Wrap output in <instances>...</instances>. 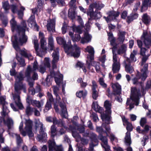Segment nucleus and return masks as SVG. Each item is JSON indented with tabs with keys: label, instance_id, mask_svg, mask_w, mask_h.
I'll return each mask as SVG.
<instances>
[{
	"label": "nucleus",
	"instance_id": "473e14b6",
	"mask_svg": "<svg viewBox=\"0 0 151 151\" xmlns=\"http://www.w3.org/2000/svg\"><path fill=\"white\" fill-rule=\"evenodd\" d=\"M28 25L30 27H38L36 22L35 20V16L32 15L28 20Z\"/></svg>",
	"mask_w": 151,
	"mask_h": 151
},
{
	"label": "nucleus",
	"instance_id": "423d86ee",
	"mask_svg": "<svg viewBox=\"0 0 151 151\" xmlns=\"http://www.w3.org/2000/svg\"><path fill=\"white\" fill-rule=\"evenodd\" d=\"M130 99H128L126 102V106L131 110L134 107V103L136 106L139 104V97L141 96L139 90L135 87L132 88L131 90Z\"/></svg>",
	"mask_w": 151,
	"mask_h": 151
},
{
	"label": "nucleus",
	"instance_id": "3c124183",
	"mask_svg": "<svg viewBox=\"0 0 151 151\" xmlns=\"http://www.w3.org/2000/svg\"><path fill=\"white\" fill-rule=\"evenodd\" d=\"M16 58L18 61L19 63V64L22 66H23L25 65L24 60L21 57H19L18 56L17 53H16Z\"/></svg>",
	"mask_w": 151,
	"mask_h": 151
},
{
	"label": "nucleus",
	"instance_id": "bf43d9fd",
	"mask_svg": "<svg viewBox=\"0 0 151 151\" xmlns=\"http://www.w3.org/2000/svg\"><path fill=\"white\" fill-rule=\"evenodd\" d=\"M72 131V134L73 136L76 139V141H77V139H81V136L76 132H74L73 129H71Z\"/></svg>",
	"mask_w": 151,
	"mask_h": 151
},
{
	"label": "nucleus",
	"instance_id": "c9c22d12",
	"mask_svg": "<svg viewBox=\"0 0 151 151\" xmlns=\"http://www.w3.org/2000/svg\"><path fill=\"white\" fill-rule=\"evenodd\" d=\"M92 107L96 112H98L101 114L103 112L102 108L98 105L96 102H93Z\"/></svg>",
	"mask_w": 151,
	"mask_h": 151
},
{
	"label": "nucleus",
	"instance_id": "412c9836",
	"mask_svg": "<svg viewBox=\"0 0 151 151\" xmlns=\"http://www.w3.org/2000/svg\"><path fill=\"white\" fill-rule=\"evenodd\" d=\"M124 142L125 145L128 147L127 148V151H132V148L129 145L131 144V141L130 137V133L129 132H127L126 134L125 137Z\"/></svg>",
	"mask_w": 151,
	"mask_h": 151
},
{
	"label": "nucleus",
	"instance_id": "20e7f679",
	"mask_svg": "<svg viewBox=\"0 0 151 151\" xmlns=\"http://www.w3.org/2000/svg\"><path fill=\"white\" fill-rule=\"evenodd\" d=\"M140 54L143 57L142 59L141 64V75L137 73L136 77L133 80V83L134 84H137L139 83H141L144 81L147 77V71L148 64L146 63V60L149 55H145V52L146 49L145 48H141Z\"/></svg>",
	"mask_w": 151,
	"mask_h": 151
},
{
	"label": "nucleus",
	"instance_id": "f3484780",
	"mask_svg": "<svg viewBox=\"0 0 151 151\" xmlns=\"http://www.w3.org/2000/svg\"><path fill=\"white\" fill-rule=\"evenodd\" d=\"M131 61L130 59L127 58L123 62L126 71L128 73H131L134 71L133 68L131 65Z\"/></svg>",
	"mask_w": 151,
	"mask_h": 151
},
{
	"label": "nucleus",
	"instance_id": "a878e982",
	"mask_svg": "<svg viewBox=\"0 0 151 151\" xmlns=\"http://www.w3.org/2000/svg\"><path fill=\"white\" fill-rule=\"evenodd\" d=\"M55 20L50 19L47 21L46 25L47 29L49 31L53 32L55 31Z\"/></svg>",
	"mask_w": 151,
	"mask_h": 151
},
{
	"label": "nucleus",
	"instance_id": "49530a36",
	"mask_svg": "<svg viewBox=\"0 0 151 151\" xmlns=\"http://www.w3.org/2000/svg\"><path fill=\"white\" fill-rule=\"evenodd\" d=\"M51 108V103L47 101L45 105V108L43 110L44 112V113L47 112Z\"/></svg>",
	"mask_w": 151,
	"mask_h": 151
},
{
	"label": "nucleus",
	"instance_id": "f03ea898",
	"mask_svg": "<svg viewBox=\"0 0 151 151\" xmlns=\"http://www.w3.org/2000/svg\"><path fill=\"white\" fill-rule=\"evenodd\" d=\"M111 104L109 101L106 100L104 102V106L106 108V114H101V118L104 122L102 124V127L104 128L106 131H104L103 129L101 127H96V131L100 134L99 139L102 136L107 137L101 135L104 133H105L107 136L109 137L111 141L116 140V138L113 134L111 132V129L108 124L110 123L111 120L110 114L111 113Z\"/></svg>",
	"mask_w": 151,
	"mask_h": 151
},
{
	"label": "nucleus",
	"instance_id": "052dcab7",
	"mask_svg": "<svg viewBox=\"0 0 151 151\" xmlns=\"http://www.w3.org/2000/svg\"><path fill=\"white\" fill-rule=\"evenodd\" d=\"M76 0H71L70 2V8H72V9H76V6L75 2Z\"/></svg>",
	"mask_w": 151,
	"mask_h": 151
},
{
	"label": "nucleus",
	"instance_id": "7ed1b4c3",
	"mask_svg": "<svg viewBox=\"0 0 151 151\" xmlns=\"http://www.w3.org/2000/svg\"><path fill=\"white\" fill-rule=\"evenodd\" d=\"M24 78L23 74L21 72L15 76V91L14 93L12 94V99L14 103L20 109H22L24 107L21 102L19 95L21 93L19 90L23 89L24 93L26 92L25 85V84H23L22 82Z\"/></svg>",
	"mask_w": 151,
	"mask_h": 151
},
{
	"label": "nucleus",
	"instance_id": "72a5a7b5",
	"mask_svg": "<svg viewBox=\"0 0 151 151\" xmlns=\"http://www.w3.org/2000/svg\"><path fill=\"white\" fill-rule=\"evenodd\" d=\"M9 134L10 136L16 138L17 145L19 146L20 144L22 142V140L20 137L19 135L16 133L10 132H9Z\"/></svg>",
	"mask_w": 151,
	"mask_h": 151
},
{
	"label": "nucleus",
	"instance_id": "1a4fd4ad",
	"mask_svg": "<svg viewBox=\"0 0 151 151\" xmlns=\"http://www.w3.org/2000/svg\"><path fill=\"white\" fill-rule=\"evenodd\" d=\"M35 124L36 129H40L39 134L37 136V139L39 141L42 142L47 137L46 133L44 132L43 128V124L39 119L36 121Z\"/></svg>",
	"mask_w": 151,
	"mask_h": 151
},
{
	"label": "nucleus",
	"instance_id": "6e6552de",
	"mask_svg": "<svg viewBox=\"0 0 151 151\" xmlns=\"http://www.w3.org/2000/svg\"><path fill=\"white\" fill-rule=\"evenodd\" d=\"M48 45L51 50H54V52L52 54L53 59L52 60V67L53 69L56 67V63L59 60L58 49L54 48V40L52 37L51 36L48 38Z\"/></svg>",
	"mask_w": 151,
	"mask_h": 151
},
{
	"label": "nucleus",
	"instance_id": "2eb2a0df",
	"mask_svg": "<svg viewBox=\"0 0 151 151\" xmlns=\"http://www.w3.org/2000/svg\"><path fill=\"white\" fill-rule=\"evenodd\" d=\"M49 151H63L61 145H57L53 140H50L49 142Z\"/></svg>",
	"mask_w": 151,
	"mask_h": 151
},
{
	"label": "nucleus",
	"instance_id": "cd10ccee",
	"mask_svg": "<svg viewBox=\"0 0 151 151\" xmlns=\"http://www.w3.org/2000/svg\"><path fill=\"white\" fill-rule=\"evenodd\" d=\"M100 140L102 141L101 145L105 149V151H109L110 147L108 144L107 139L106 137H101L100 138Z\"/></svg>",
	"mask_w": 151,
	"mask_h": 151
},
{
	"label": "nucleus",
	"instance_id": "69168bd1",
	"mask_svg": "<svg viewBox=\"0 0 151 151\" xmlns=\"http://www.w3.org/2000/svg\"><path fill=\"white\" fill-rule=\"evenodd\" d=\"M55 1L56 5V2L58 5L62 6H63L65 4L64 0H55Z\"/></svg>",
	"mask_w": 151,
	"mask_h": 151
},
{
	"label": "nucleus",
	"instance_id": "393cba45",
	"mask_svg": "<svg viewBox=\"0 0 151 151\" xmlns=\"http://www.w3.org/2000/svg\"><path fill=\"white\" fill-rule=\"evenodd\" d=\"M119 13L117 12L112 11L110 12L109 13V16L106 17H104L106 21L107 22L111 20H114L116 19V18L119 16Z\"/></svg>",
	"mask_w": 151,
	"mask_h": 151
},
{
	"label": "nucleus",
	"instance_id": "0e129e2a",
	"mask_svg": "<svg viewBox=\"0 0 151 151\" xmlns=\"http://www.w3.org/2000/svg\"><path fill=\"white\" fill-rule=\"evenodd\" d=\"M150 128L148 125H146L143 130H142V134H146L147 133L150 129Z\"/></svg>",
	"mask_w": 151,
	"mask_h": 151
},
{
	"label": "nucleus",
	"instance_id": "ea45409f",
	"mask_svg": "<svg viewBox=\"0 0 151 151\" xmlns=\"http://www.w3.org/2000/svg\"><path fill=\"white\" fill-rule=\"evenodd\" d=\"M151 4V0H144L142 2V7L141 11H143V8L144 7L147 8L148 5Z\"/></svg>",
	"mask_w": 151,
	"mask_h": 151
},
{
	"label": "nucleus",
	"instance_id": "c85d7f7f",
	"mask_svg": "<svg viewBox=\"0 0 151 151\" xmlns=\"http://www.w3.org/2000/svg\"><path fill=\"white\" fill-rule=\"evenodd\" d=\"M112 87L115 94H119L121 93V87L118 83L113 84L112 85Z\"/></svg>",
	"mask_w": 151,
	"mask_h": 151
},
{
	"label": "nucleus",
	"instance_id": "9b49d317",
	"mask_svg": "<svg viewBox=\"0 0 151 151\" xmlns=\"http://www.w3.org/2000/svg\"><path fill=\"white\" fill-rule=\"evenodd\" d=\"M8 113L1 112L3 118H2L1 120L0 119V123L3 122L7 126L9 130L13 127V122L12 119L8 115Z\"/></svg>",
	"mask_w": 151,
	"mask_h": 151
},
{
	"label": "nucleus",
	"instance_id": "bb28decb",
	"mask_svg": "<svg viewBox=\"0 0 151 151\" xmlns=\"http://www.w3.org/2000/svg\"><path fill=\"white\" fill-rule=\"evenodd\" d=\"M104 6V5L101 2L99 1H96L91 4L89 6V8L93 9L95 8L96 10H100Z\"/></svg>",
	"mask_w": 151,
	"mask_h": 151
},
{
	"label": "nucleus",
	"instance_id": "a211bd4d",
	"mask_svg": "<svg viewBox=\"0 0 151 151\" xmlns=\"http://www.w3.org/2000/svg\"><path fill=\"white\" fill-rule=\"evenodd\" d=\"M11 9L13 13H15L17 12V13L19 18L20 19L22 18L23 15V11L25 9L24 7L21 6L20 7V10L17 11V8L16 5L13 4L11 6Z\"/></svg>",
	"mask_w": 151,
	"mask_h": 151
},
{
	"label": "nucleus",
	"instance_id": "5701e85b",
	"mask_svg": "<svg viewBox=\"0 0 151 151\" xmlns=\"http://www.w3.org/2000/svg\"><path fill=\"white\" fill-rule=\"evenodd\" d=\"M85 50L86 51L88 52L89 54L87 57L88 60H93L94 58V48L91 46H88Z\"/></svg>",
	"mask_w": 151,
	"mask_h": 151
},
{
	"label": "nucleus",
	"instance_id": "c03bdc74",
	"mask_svg": "<svg viewBox=\"0 0 151 151\" xmlns=\"http://www.w3.org/2000/svg\"><path fill=\"white\" fill-rule=\"evenodd\" d=\"M87 92L86 91H79L77 92L76 93L77 96L80 98L81 97H83V98H84Z\"/></svg>",
	"mask_w": 151,
	"mask_h": 151
},
{
	"label": "nucleus",
	"instance_id": "4d7b16f0",
	"mask_svg": "<svg viewBox=\"0 0 151 151\" xmlns=\"http://www.w3.org/2000/svg\"><path fill=\"white\" fill-rule=\"evenodd\" d=\"M119 38L121 41L124 40L125 39L124 35L126 34V32H119Z\"/></svg>",
	"mask_w": 151,
	"mask_h": 151
},
{
	"label": "nucleus",
	"instance_id": "58836bf2",
	"mask_svg": "<svg viewBox=\"0 0 151 151\" xmlns=\"http://www.w3.org/2000/svg\"><path fill=\"white\" fill-rule=\"evenodd\" d=\"M142 19L144 23L146 24H149L151 21L150 17L147 14L143 15Z\"/></svg>",
	"mask_w": 151,
	"mask_h": 151
},
{
	"label": "nucleus",
	"instance_id": "4be33fe9",
	"mask_svg": "<svg viewBox=\"0 0 151 151\" xmlns=\"http://www.w3.org/2000/svg\"><path fill=\"white\" fill-rule=\"evenodd\" d=\"M89 62L87 61V64L88 65V68L90 69L91 66L95 67L97 72H99L100 71V63L99 62H97L93 60H89Z\"/></svg>",
	"mask_w": 151,
	"mask_h": 151
},
{
	"label": "nucleus",
	"instance_id": "774afa93",
	"mask_svg": "<svg viewBox=\"0 0 151 151\" xmlns=\"http://www.w3.org/2000/svg\"><path fill=\"white\" fill-rule=\"evenodd\" d=\"M76 18L77 19V21L81 25V26H81V28L82 26H83V21L82 19L81 18V17L80 16H76Z\"/></svg>",
	"mask_w": 151,
	"mask_h": 151
},
{
	"label": "nucleus",
	"instance_id": "a19ab883",
	"mask_svg": "<svg viewBox=\"0 0 151 151\" xmlns=\"http://www.w3.org/2000/svg\"><path fill=\"white\" fill-rule=\"evenodd\" d=\"M108 40L110 42L111 44L112 45H114L115 39L113 37V35L111 32H110L108 33Z\"/></svg>",
	"mask_w": 151,
	"mask_h": 151
},
{
	"label": "nucleus",
	"instance_id": "ddd939ff",
	"mask_svg": "<svg viewBox=\"0 0 151 151\" xmlns=\"http://www.w3.org/2000/svg\"><path fill=\"white\" fill-rule=\"evenodd\" d=\"M114 49L113 47L112 48L113 54L112 70L114 73H116L119 70L120 65L119 63V59L117 57L116 54H114Z\"/></svg>",
	"mask_w": 151,
	"mask_h": 151
},
{
	"label": "nucleus",
	"instance_id": "b1692460",
	"mask_svg": "<svg viewBox=\"0 0 151 151\" xmlns=\"http://www.w3.org/2000/svg\"><path fill=\"white\" fill-rule=\"evenodd\" d=\"M27 101L29 104H31L33 106L39 109L40 111L41 110V106L43 105V103L41 104L39 101L32 100L29 96L27 99Z\"/></svg>",
	"mask_w": 151,
	"mask_h": 151
},
{
	"label": "nucleus",
	"instance_id": "7c9ffc66",
	"mask_svg": "<svg viewBox=\"0 0 151 151\" xmlns=\"http://www.w3.org/2000/svg\"><path fill=\"white\" fill-rule=\"evenodd\" d=\"M41 43V48L42 50V51L40 52V53L42 54H44L46 53L47 50V48L45 47L46 45V40L45 39H42L40 40Z\"/></svg>",
	"mask_w": 151,
	"mask_h": 151
},
{
	"label": "nucleus",
	"instance_id": "f704fd0d",
	"mask_svg": "<svg viewBox=\"0 0 151 151\" xmlns=\"http://www.w3.org/2000/svg\"><path fill=\"white\" fill-rule=\"evenodd\" d=\"M122 119L123 122V124L124 125L127 126L126 128L128 131H131L132 130L133 127L131 123L129 122L127 119L125 117H122Z\"/></svg>",
	"mask_w": 151,
	"mask_h": 151
},
{
	"label": "nucleus",
	"instance_id": "338daca9",
	"mask_svg": "<svg viewBox=\"0 0 151 151\" xmlns=\"http://www.w3.org/2000/svg\"><path fill=\"white\" fill-rule=\"evenodd\" d=\"M54 93L55 95H56L58 93L59 89L58 87L55 86H54L52 87Z\"/></svg>",
	"mask_w": 151,
	"mask_h": 151
},
{
	"label": "nucleus",
	"instance_id": "dca6fc26",
	"mask_svg": "<svg viewBox=\"0 0 151 151\" xmlns=\"http://www.w3.org/2000/svg\"><path fill=\"white\" fill-rule=\"evenodd\" d=\"M87 14L88 16L90 17L91 19L95 20L100 19L102 16L100 12H98L96 10L94 12L93 9L90 8H89Z\"/></svg>",
	"mask_w": 151,
	"mask_h": 151
},
{
	"label": "nucleus",
	"instance_id": "4468645a",
	"mask_svg": "<svg viewBox=\"0 0 151 151\" xmlns=\"http://www.w3.org/2000/svg\"><path fill=\"white\" fill-rule=\"evenodd\" d=\"M141 40L147 47L149 48L151 46V34L147 33L146 32H144L141 37Z\"/></svg>",
	"mask_w": 151,
	"mask_h": 151
},
{
	"label": "nucleus",
	"instance_id": "c756f323",
	"mask_svg": "<svg viewBox=\"0 0 151 151\" xmlns=\"http://www.w3.org/2000/svg\"><path fill=\"white\" fill-rule=\"evenodd\" d=\"M60 106L61 109V111L60 112L61 115L63 117L66 118L68 115V113L66 106L61 103L60 104Z\"/></svg>",
	"mask_w": 151,
	"mask_h": 151
},
{
	"label": "nucleus",
	"instance_id": "f8f14e48",
	"mask_svg": "<svg viewBox=\"0 0 151 151\" xmlns=\"http://www.w3.org/2000/svg\"><path fill=\"white\" fill-rule=\"evenodd\" d=\"M72 30L78 34L75 35L74 37H73V33L70 31L69 32V35L72 37V40L73 42H78L80 40L81 37L79 35L81 33V27L80 26H76L75 25L73 26L72 27H70Z\"/></svg>",
	"mask_w": 151,
	"mask_h": 151
},
{
	"label": "nucleus",
	"instance_id": "5fc2aeb1",
	"mask_svg": "<svg viewBox=\"0 0 151 151\" xmlns=\"http://www.w3.org/2000/svg\"><path fill=\"white\" fill-rule=\"evenodd\" d=\"M99 82L100 84L103 87L106 88L107 86V85L104 82V78H100L99 80Z\"/></svg>",
	"mask_w": 151,
	"mask_h": 151
},
{
	"label": "nucleus",
	"instance_id": "9d476101",
	"mask_svg": "<svg viewBox=\"0 0 151 151\" xmlns=\"http://www.w3.org/2000/svg\"><path fill=\"white\" fill-rule=\"evenodd\" d=\"M31 70L30 67H28L27 70L25 72V77L27 78V81L28 82L29 86V93L31 95H34L35 93V89L33 88L34 85L33 81L31 78L30 73L32 71Z\"/></svg>",
	"mask_w": 151,
	"mask_h": 151
},
{
	"label": "nucleus",
	"instance_id": "09e8293b",
	"mask_svg": "<svg viewBox=\"0 0 151 151\" xmlns=\"http://www.w3.org/2000/svg\"><path fill=\"white\" fill-rule=\"evenodd\" d=\"M50 130L52 137H54L56 135H57L56 128L54 125L51 126Z\"/></svg>",
	"mask_w": 151,
	"mask_h": 151
},
{
	"label": "nucleus",
	"instance_id": "8fccbe9b",
	"mask_svg": "<svg viewBox=\"0 0 151 151\" xmlns=\"http://www.w3.org/2000/svg\"><path fill=\"white\" fill-rule=\"evenodd\" d=\"M29 67H30V69H31V70H32L31 73H30V74H31L32 72L36 70L37 69H38L37 63V62L36 61H35L34 62V63H33V69H32L31 66L30 65H29L28 66L26 71L27 70L28 68ZM26 71H25V72Z\"/></svg>",
	"mask_w": 151,
	"mask_h": 151
},
{
	"label": "nucleus",
	"instance_id": "e433bc0d",
	"mask_svg": "<svg viewBox=\"0 0 151 151\" xmlns=\"http://www.w3.org/2000/svg\"><path fill=\"white\" fill-rule=\"evenodd\" d=\"M33 43L34 45V47L37 55L40 56V51H38L39 44L38 40L36 37H34V38L32 40Z\"/></svg>",
	"mask_w": 151,
	"mask_h": 151
},
{
	"label": "nucleus",
	"instance_id": "603ef678",
	"mask_svg": "<svg viewBox=\"0 0 151 151\" xmlns=\"http://www.w3.org/2000/svg\"><path fill=\"white\" fill-rule=\"evenodd\" d=\"M106 60V55H101L99 58V60L102 63L101 65L103 67L105 66L104 63Z\"/></svg>",
	"mask_w": 151,
	"mask_h": 151
},
{
	"label": "nucleus",
	"instance_id": "2f4dec72",
	"mask_svg": "<svg viewBox=\"0 0 151 151\" xmlns=\"http://www.w3.org/2000/svg\"><path fill=\"white\" fill-rule=\"evenodd\" d=\"M91 36L87 32H85L83 37L81 40V42L82 44L87 43L91 41Z\"/></svg>",
	"mask_w": 151,
	"mask_h": 151
},
{
	"label": "nucleus",
	"instance_id": "6ab92c4d",
	"mask_svg": "<svg viewBox=\"0 0 151 151\" xmlns=\"http://www.w3.org/2000/svg\"><path fill=\"white\" fill-rule=\"evenodd\" d=\"M46 121L50 122H53L54 124L57 125L60 127L63 126L64 124L61 120H58L55 117L51 116L47 117L46 118Z\"/></svg>",
	"mask_w": 151,
	"mask_h": 151
},
{
	"label": "nucleus",
	"instance_id": "680f3d73",
	"mask_svg": "<svg viewBox=\"0 0 151 151\" xmlns=\"http://www.w3.org/2000/svg\"><path fill=\"white\" fill-rule=\"evenodd\" d=\"M43 0H38L37 7L39 10H42L43 5Z\"/></svg>",
	"mask_w": 151,
	"mask_h": 151
},
{
	"label": "nucleus",
	"instance_id": "4c0bfd02",
	"mask_svg": "<svg viewBox=\"0 0 151 151\" xmlns=\"http://www.w3.org/2000/svg\"><path fill=\"white\" fill-rule=\"evenodd\" d=\"M76 9H72V8H70L68 10V16L72 19H74L76 17V13L75 12Z\"/></svg>",
	"mask_w": 151,
	"mask_h": 151
},
{
	"label": "nucleus",
	"instance_id": "6e6d98bb",
	"mask_svg": "<svg viewBox=\"0 0 151 151\" xmlns=\"http://www.w3.org/2000/svg\"><path fill=\"white\" fill-rule=\"evenodd\" d=\"M44 64L45 67L50 68V60L48 58H45V59Z\"/></svg>",
	"mask_w": 151,
	"mask_h": 151
},
{
	"label": "nucleus",
	"instance_id": "13d9d810",
	"mask_svg": "<svg viewBox=\"0 0 151 151\" xmlns=\"http://www.w3.org/2000/svg\"><path fill=\"white\" fill-rule=\"evenodd\" d=\"M47 100L48 102L50 103H52L54 99L52 94L48 92L47 93Z\"/></svg>",
	"mask_w": 151,
	"mask_h": 151
},
{
	"label": "nucleus",
	"instance_id": "0eeeda50",
	"mask_svg": "<svg viewBox=\"0 0 151 151\" xmlns=\"http://www.w3.org/2000/svg\"><path fill=\"white\" fill-rule=\"evenodd\" d=\"M23 123L21 122L19 127V130L24 136H26L27 134L29 137L34 136V133L32 131V122L30 119H25V126L24 129L23 128Z\"/></svg>",
	"mask_w": 151,
	"mask_h": 151
},
{
	"label": "nucleus",
	"instance_id": "de8ad7c7",
	"mask_svg": "<svg viewBox=\"0 0 151 151\" xmlns=\"http://www.w3.org/2000/svg\"><path fill=\"white\" fill-rule=\"evenodd\" d=\"M137 51L136 50H134L130 55V58L132 62H135L136 59L135 57V55L137 54Z\"/></svg>",
	"mask_w": 151,
	"mask_h": 151
},
{
	"label": "nucleus",
	"instance_id": "aec40b11",
	"mask_svg": "<svg viewBox=\"0 0 151 151\" xmlns=\"http://www.w3.org/2000/svg\"><path fill=\"white\" fill-rule=\"evenodd\" d=\"M98 144V140L97 138V135L94 134H93L92 142L89 144V147L88 150L86 151H95L93 147Z\"/></svg>",
	"mask_w": 151,
	"mask_h": 151
},
{
	"label": "nucleus",
	"instance_id": "e2e57ef3",
	"mask_svg": "<svg viewBox=\"0 0 151 151\" xmlns=\"http://www.w3.org/2000/svg\"><path fill=\"white\" fill-rule=\"evenodd\" d=\"M80 141H81V143L83 145H85L87 144L88 143V140L87 139H84V138H81V139H77V141L78 142H79Z\"/></svg>",
	"mask_w": 151,
	"mask_h": 151
},
{
	"label": "nucleus",
	"instance_id": "f257e3e1",
	"mask_svg": "<svg viewBox=\"0 0 151 151\" xmlns=\"http://www.w3.org/2000/svg\"><path fill=\"white\" fill-rule=\"evenodd\" d=\"M12 31L14 30L18 32L17 35L13 36L12 37V41L13 46L16 51L21 55L27 58L29 60L33 59L32 55L25 50H21L19 45H22L27 42V37L25 35V31L27 29V25L25 21L23 20L21 23V26L17 25L14 18H13L10 21Z\"/></svg>",
	"mask_w": 151,
	"mask_h": 151
},
{
	"label": "nucleus",
	"instance_id": "a18cd8bd",
	"mask_svg": "<svg viewBox=\"0 0 151 151\" xmlns=\"http://www.w3.org/2000/svg\"><path fill=\"white\" fill-rule=\"evenodd\" d=\"M34 108L31 107L29 106H27L26 111V114L29 115H31L34 112Z\"/></svg>",
	"mask_w": 151,
	"mask_h": 151
},
{
	"label": "nucleus",
	"instance_id": "864d4df0",
	"mask_svg": "<svg viewBox=\"0 0 151 151\" xmlns=\"http://www.w3.org/2000/svg\"><path fill=\"white\" fill-rule=\"evenodd\" d=\"M2 7L5 11L9 10V9L10 6L8 2L6 1L3 2Z\"/></svg>",
	"mask_w": 151,
	"mask_h": 151
},
{
	"label": "nucleus",
	"instance_id": "39448f33",
	"mask_svg": "<svg viewBox=\"0 0 151 151\" xmlns=\"http://www.w3.org/2000/svg\"><path fill=\"white\" fill-rule=\"evenodd\" d=\"M56 40L58 44L63 46L65 51L68 54H70L71 56L75 58L79 57L80 53V49L75 44L73 46H72L71 44L70 40L66 44L65 41L63 38L60 37L56 38Z\"/></svg>",
	"mask_w": 151,
	"mask_h": 151
},
{
	"label": "nucleus",
	"instance_id": "79ce46f5",
	"mask_svg": "<svg viewBox=\"0 0 151 151\" xmlns=\"http://www.w3.org/2000/svg\"><path fill=\"white\" fill-rule=\"evenodd\" d=\"M55 81L56 83L58 85L61 82L63 79V76L62 75L60 74L58 77H55Z\"/></svg>",
	"mask_w": 151,
	"mask_h": 151
},
{
	"label": "nucleus",
	"instance_id": "37998d69",
	"mask_svg": "<svg viewBox=\"0 0 151 151\" xmlns=\"http://www.w3.org/2000/svg\"><path fill=\"white\" fill-rule=\"evenodd\" d=\"M126 50V47L125 45H123L120 47L117 53L120 55L124 53Z\"/></svg>",
	"mask_w": 151,
	"mask_h": 151
}]
</instances>
